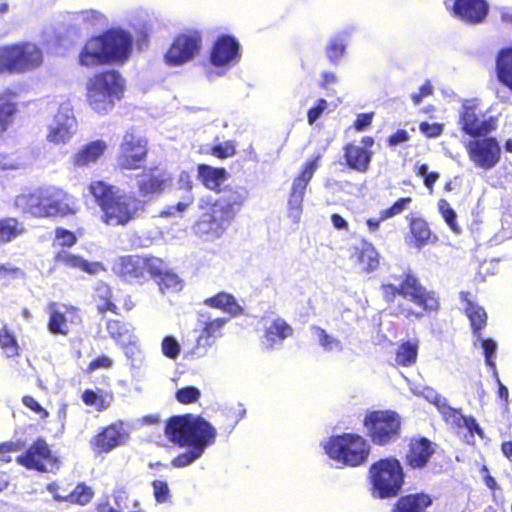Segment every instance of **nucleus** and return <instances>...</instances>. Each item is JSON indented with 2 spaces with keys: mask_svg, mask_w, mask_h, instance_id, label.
I'll return each instance as SVG.
<instances>
[{
  "mask_svg": "<svg viewBox=\"0 0 512 512\" xmlns=\"http://www.w3.org/2000/svg\"><path fill=\"white\" fill-rule=\"evenodd\" d=\"M451 6L456 17L470 24L481 23L488 13L485 0H453Z\"/></svg>",
  "mask_w": 512,
  "mask_h": 512,
  "instance_id": "4be33fe9",
  "label": "nucleus"
},
{
  "mask_svg": "<svg viewBox=\"0 0 512 512\" xmlns=\"http://www.w3.org/2000/svg\"><path fill=\"white\" fill-rule=\"evenodd\" d=\"M151 277L157 278V284L162 293H175L182 289V282L178 275L167 271L164 264L162 271L157 275H152Z\"/></svg>",
  "mask_w": 512,
  "mask_h": 512,
  "instance_id": "a18cd8bd",
  "label": "nucleus"
},
{
  "mask_svg": "<svg viewBox=\"0 0 512 512\" xmlns=\"http://www.w3.org/2000/svg\"><path fill=\"white\" fill-rule=\"evenodd\" d=\"M372 152L354 144H348L345 148L347 165L358 172H366L369 168Z\"/></svg>",
  "mask_w": 512,
  "mask_h": 512,
  "instance_id": "cd10ccee",
  "label": "nucleus"
},
{
  "mask_svg": "<svg viewBox=\"0 0 512 512\" xmlns=\"http://www.w3.org/2000/svg\"><path fill=\"white\" fill-rule=\"evenodd\" d=\"M163 262L155 257L129 255L120 257L113 264V271L126 281H142L162 271Z\"/></svg>",
  "mask_w": 512,
  "mask_h": 512,
  "instance_id": "9b49d317",
  "label": "nucleus"
},
{
  "mask_svg": "<svg viewBox=\"0 0 512 512\" xmlns=\"http://www.w3.org/2000/svg\"><path fill=\"white\" fill-rule=\"evenodd\" d=\"M328 107V103L325 99H319L315 107L308 110L307 120L310 125L314 124L325 112Z\"/></svg>",
  "mask_w": 512,
  "mask_h": 512,
  "instance_id": "0e129e2a",
  "label": "nucleus"
},
{
  "mask_svg": "<svg viewBox=\"0 0 512 512\" xmlns=\"http://www.w3.org/2000/svg\"><path fill=\"white\" fill-rule=\"evenodd\" d=\"M114 506L108 507L106 512H146L140 507V501L130 499L128 492L118 488L113 492Z\"/></svg>",
  "mask_w": 512,
  "mask_h": 512,
  "instance_id": "ea45409f",
  "label": "nucleus"
},
{
  "mask_svg": "<svg viewBox=\"0 0 512 512\" xmlns=\"http://www.w3.org/2000/svg\"><path fill=\"white\" fill-rule=\"evenodd\" d=\"M192 199L189 198L187 201H180L176 205L168 206L166 209L161 211L160 215L162 217L175 216L176 213L182 214L187 208L191 205Z\"/></svg>",
  "mask_w": 512,
  "mask_h": 512,
  "instance_id": "338daca9",
  "label": "nucleus"
},
{
  "mask_svg": "<svg viewBox=\"0 0 512 512\" xmlns=\"http://www.w3.org/2000/svg\"><path fill=\"white\" fill-rule=\"evenodd\" d=\"M461 130L474 138L484 137L496 129V120L486 118L473 101H466L459 112Z\"/></svg>",
  "mask_w": 512,
  "mask_h": 512,
  "instance_id": "2eb2a0df",
  "label": "nucleus"
},
{
  "mask_svg": "<svg viewBox=\"0 0 512 512\" xmlns=\"http://www.w3.org/2000/svg\"><path fill=\"white\" fill-rule=\"evenodd\" d=\"M362 272L370 273L375 271L379 266V254L375 247L367 242L361 241L353 247L351 255Z\"/></svg>",
  "mask_w": 512,
  "mask_h": 512,
  "instance_id": "a878e982",
  "label": "nucleus"
},
{
  "mask_svg": "<svg viewBox=\"0 0 512 512\" xmlns=\"http://www.w3.org/2000/svg\"><path fill=\"white\" fill-rule=\"evenodd\" d=\"M226 323V318H216L206 322L197 338V347H211L215 343L216 339L221 336V330Z\"/></svg>",
  "mask_w": 512,
  "mask_h": 512,
  "instance_id": "f704fd0d",
  "label": "nucleus"
},
{
  "mask_svg": "<svg viewBox=\"0 0 512 512\" xmlns=\"http://www.w3.org/2000/svg\"><path fill=\"white\" fill-rule=\"evenodd\" d=\"M47 490L53 494L54 499L57 501H66L80 505H86L93 497L92 489L85 485H78L71 493L67 495H61L60 493H57L56 484H49L47 486Z\"/></svg>",
  "mask_w": 512,
  "mask_h": 512,
  "instance_id": "2f4dec72",
  "label": "nucleus"
},
{
  "mask_svg": "<svg viewBox=\"0 0 512 512\" xmlns=\"http://www.w3.org/2000/svg\"><path fill=\"white\" fill-rule=\"evenodd\" d=\"M16 461L27 469L40 472H54L59 467L57 458L52 455L47 442L43 439L36 440L24 454L17 457Z\"/></svg>",
  "mask_w": 512,
  "mask_h": 512,
  "instance_id": "f3484780",
  "label": "nucleus"
},
{
  "mask_svg": "<svg viewBox=\"0 0 512 512\" xmlns=\"http://www.w3.org/2000/svg\"><path fill=\"white\" fill-rule=\"evenodd\" d=\"M22 275L23 272L19 268L7 264H0V283L6 284L12 279Z\"/></svg>",
  "mask_w": 512,
  "mask_h": 512,
  "instance_id": "e2e57ef3",
  "label": "nucleus"
},
{
  "mask_svg": "<svg viewBox=\"0 0 512 512\" xmlns=\"http://www.w3.org/2000/svg\"><path fill=\"white\" fill-rule=\"evenodd\" d=\"M411 201L412 199L409 197L399 199L390 208L381 212V219L386 220L402 213L406 209L407 205L411 203Z\"/></svg>",
  "mask_w": 512,
  "mask_h": 512,
  "instance_id": "13d9d810",
  "label": "nucleus"
},
{
  "mask_svg": "<svg viewBox=\"0 0 512 512\" xmlns=\"http://www.w3.org/2000/svg\"><path fill=\"white\" fill-rule=\"evenodd\" d=\"M170 175L163 170L154 169L138 177L137 186L143 197H154L164 190Z\"/></svg>",
  "mask_w": 512,
  "mask_h": 512,
  "instance_id": "393cba45",
  "label": "nucleus"
},
{
  "mask_svg": "<svg viewBox=\"0 0 512 512\" xmlns=\"http://www.w3.org/2000/svg\"><path fill=\"white\" fill-rule=\"evenodd\" d=\"M161 351L164 356L174 360L179 356L181 352V346L175 337L166 336L162 340Z\"/></svg>",
  "mask_w": 512,
  "mask_h": 512,
  "instance_id": "864d4df0",
  "label": "nucleus"
},
{
  "mask_svg": "<svg viewBox=\"0 0 512 512\" xmlns=\"http://www.w3.org/2000/svg\"><path fill=\"white\" fill-rule=\"evenodd\" d=\"M432 503L426 494H414L402 497L395 508V512H423Z\"/></svg>",
  "mask_w": 512,
  "mask_h": 512,
  "instance_id": "a19ab883",
  "label": "nucleus"
},
{
  "mask_svg": "<svg viewBox=\"0 0 512 512\" xmlns=\"http://www.w3.org/2000/svg\"><path fill=\"white\" fill-rule=\"evenodd\" d=\"M239 43L234 37L224 35L218 38L211 52V63L215 66H229L240 59Z\"/></svg>",
  "mask_w": 512,
  "mask_h": 512,
  "instance_id": "aec40b11",
  "label": "nucleus"
},
{
  "mask_svg": "<svg viewBox=\"0 0 512 512\" xmlns=\"http://www.w3.org/2000/svg\"><path fill=\"white\" fill-rule=\"evenodd\" d=\"M420 131L427 137H438L443 131V126L438 123L422 122L419 126Z\"/></svg>",
  "mask_w": 512,
  "mask_h": 512,
  "instance_id": "774afa93",
  "label": "nucleus"
},
{
  "mask_svg": "<svg viewBox=\"0 0 512 512\" xmlns=\"http://www.w3.org/2000/svg\"><path fill=\"white\" fill-rule=\"evenodd\" d=\"M235 154V147L231 142L216 145L212 148V155L225 159Z\"/></svg>",
  "mask_w": 512,
  "mask_h": 512,
  "instance_id": "69168bd1",
  "label": "nucleus"
},
{
  "mask_svg": "<svg viewBox=\"0 0 512 512\" xmlns=\"http://www.w3.org/2000/svg\"><path fill=\"white\" fill-rule=\"evenodd\" d=\"M469 294L465 292L460 293L462 301L466 302V315L470 319L473 332L476 335L480 334V330L485 327L487 321V314L485 310L473 303L468 298Z\"/></svg>",
  "mask_w": 512,
  "mask_h": 512,
  "instance_id": "58836bf2",
  "label": "nucleus"
},
{
  "mask_svg": "<svg viewBox=\"0 0 512 512\" xmlns=\"http://www.w3.org/2000/svg\"><path fill=\"white\" fill-rule=\"evenodd\" d=\"M415 394L424 397L429 402L435 404L439 409L446 404V400L430 387H424L421 391H415Z\"/></svg>",
  "mask_w": 512,
  "mask_h": 512,
  "instance_id": "680f3d73",
  "label": "nucleus"
},
{
  "mask_svg": "<svg viewBox=\"0 0 512 512\" xmlns=\"http://www.w3.org/2000/svg\"><path fill=\"white\" fill-rule=\"evenodd\" d=\"M345 52V39L342 36L331 38L326 47L328 59L336 64Z\"/></svg>",
  "mask_w": 512,
  "mask_h": 512,
  "instance_id": "09e8293b",
  "label": "nucleus"
},
{
  "mask_svg": "<svg viewBox=\"0 0 512 512\" xmlns=\"http://www.w3.org/2000/svg\"><path fill=\"white\" fill-rule=\"evenodd\" d=\"M155 500L158 503H165L170 499V489L167 482L155 480L152 483Z\"/></svg>",
  "mask_w": 512,
  "mask_h": 512,
  "instance_id": "bf43d9fd",
  "label": "nucleus"
},
{
  "mask_svg": "<svg viewBox=\"0 0 512 512\" xmlns=\"http://www.w3.org/2000/svg\"><path fill=\"white\" fill-rule=\"evenodd\" d=\"M147 142L132 132L123 136L117 157V163L122 169H137L145 161L147 155Z\"/></svg>",
  "mask_w": 512,
  "mask_h": 512,
  "instance_id": "a211bd4d",
  "label": "nucleus"
},
{
  "mask_svg": "<svg viewBox=\"0 0 512 512\" xmlns=\"http://www.w3.org/2000/svg\"><path fill=\"white\" fill-rule=\"evenodd\" d=\"M108 144L98 139L81 146L71 157V163L77 168L95 164L106 152Z\"/></svg>",
  "mask_w": 512,
  "mask_h": 512,
  "instance_id": "5701e85b",
  "label": "nucleus"
},
{
  "mask_svg": "<svg viewBox=\"0 0 512 512\" xmlns=\"http://www.w3.org/2000/svg\"><path fill=\"white\" fill-rule=\"evenodd\" d=\"M56 261L69 268L80 269L89 274H97L103 271L104 268L99 262H88L80 256L71 254L66 251L59 252L56 256Z\"/></svg>",
  "mask_w": 512,
  "mask_h": 512,
  "instance_id": "c756f323",
  "label": "nucleus"
},
{
  "mask_svg": "<svg viewBox=\"0 0 512 512\" xmlns=\"http://www.w3.org/2000/svg\"><path fill=\"white\" fill-rule=\"evenodd\" d=\"M0 346L7 357H13L18 354L16 339L6 327L0 331Z\"/></svg>",
  "mask_w": 512,
  "mask_h": 512,
  "instance_id": "8fccbe9b",
  "label": "nucleus"
},
{
  "mask_svg": "<svg viewBox=\"0 0 512 512\" xmlns=\"http://www.w3.org/2000/svg\"><path fill=\"white\" fill-rule=\"evenodd\" d=\"M311 331L315 339L318 341L319 345L326 352H341L343 350V345L341 341L330 335L321 327L312 326Z\"/></svg>",
  "mask_w": 512,
  "mask_h": 512,
  "instance_id": "49530a36",
  "label": "nucleus"
},
{
  "mask_svg": "<svg viewBox=\"0 0 512 512\" xmlns=\"http://www.w3.org/2000/svg\"><path fill=\"white\" fill-rule=\"evenodd\" d=\"M440 410L448 423L461 427V424L466 422V416L462 415L459 411L448 407L446 404Z\"/></svg>",
  "mask_w": 512,
  "mask_h": 512,
  "instance_id": "052dcab7",
  "label": "nucleus"
},
{
  "mask_svg": "<svg viewBox=\"0 0 512 512\" xmlns=\"http://www.w3.org/2000/svg\"><path fill=\"white\" fill-rule=\"evenodd\" d=\"M201 393L200 390L193 386L181 388L176 392V399L182 404H189L196 402Z\"/></svg>",
  "mask_w": 512,
  "mask_h": 512,
  "instance_id": "6e6d98bb",
  "label": "nucleus"
},
{
  "mask_svg": "<svg viewBox=\"0 0 512 512\" xmlns=\"http://www.w3.org/2000/svg\"><path fill=\"white\" fill-rule=\"evenodd\" d=\"M15 97L16 95L12 91H5L0 94V134L8 129L13 116L17 112Z\"/></svg>",
  "mask_w": 512,
  "mask_h": 512,
  "instance_id": "e433bc0d",
  "label": "nucleus"
},
{
  "mask_svg": "<svg viewBox=\"0 0 512 512\" xmlns=\"http://www.w3.org/2000/svg\"><path fill=\"white\" fill-rule=\"evenodd\" d=\"M396 282L382 285L383 294L388 301H393L396 295H401L422 306L426 311L438 309L439 303L434 293L423 288L414 276L405 275L403 280L396 279Z\"/></svg>",
  "mask_w": 512,
  "mask_h": 512,
  "instance_id": "9d476101",
  "label": "nucleus"
},
{
  "mask_svg": "<svg viewBox=\"0 0 512 512\" xmlns=\"http://www.w3.org/2000/svg\"><path fill=\"white\" fill-rule=\"evenodd\" d=\"M302 197L290 195L288 200V217L294 222L298 223L302 215Z\"/></svg>",
  "mask_w": 512,
  "mask_h": 512,
  "instance_id": "4d7b16f0",
  "label": "nucleus"
},
{
  "mask_svg": "<svg viewBox=\"0 0 512 512\" xmlns=\"http://www.w3.org/2000/svg\"><path fill=\"white\" fill-rule=\"evenodd\" d=\"M24 232V227L14 218L0 220V244L15 239Z\"/></svg>",
  "mask_w": 512,
  "mask_h": 512,
  "instance_id": "de8ad7c7",
  "label": "nucleus"
},
{
  "mask_svg": "<svg viewBox=\"0 0 512 512\" xmlns=\"http://www.w3.org/2000/svg\"><path fill=\"white\" fill-rule=\"evenodd\" d=\"M438 208L439 212L441 213L442 217L444 218L445 222L449 225L451 230L455 233H459L460 228L456 223L457 216L453 208L450 206V204L446 200L441 199L438 202Z\"/></svg>",
  "mask_w": 512,
  "mask_h": 512,
  "instance_id": "603ef678",
  "label": "nucleus"
},
{
  "mask_svg": "<svg viewBox=\"0 0 512 512\" xmlns=\"http://www.w3.org/2000/svg\"><path fill=\"white\" fill-rule=\"evenodd\" d=\"M14 203L23 213L38 218L65 217L79 211L78 202L73 196L53 187L22 193Z\"/></svg>",
  "mask_w": 512,
  "mask_h": 512,
  "instance_id": "7ed1b4c3",
  "label": "nucleus"
},
{
  "mask_svg": "<svg viewBox=\"0 0 512 512\" xmlns=\"http://www.w3.org/2000/svg\"><path fill=\"white\" fill-rule=\"evenodd\" d=\"M145 204L133 193H126L119 189L112 199L103 205L102 221L109 226L126 225L140 216Z\"/></svg>",
  "mask_w": 512,
  "mask_h": 512,
  "instance_id": "1a4fd4ad",
  "label": "nucleus"
},
{
  "mask_svg": "<svg viewBox=\"0 0 512 512\" xmlns=\"http://www.w3.org/2000/svg\"><path fill=\"white\" fill-rule=\"evenodd\" d=\"M127 434L122 423H114L103 429L91 440V445L96 453H108L125 443Z\"/></svg>",
  "mask_w": 512,
  "mask_h": 512,
  "instance_id": "412c9836",
  "label": "nucleus"
},
{
  "mask_svg": "<svg viewBox=\"0 0 512 512\" xmlns=\"http://www.w3.org/2000/svg\"><path fill=\"white\" fill-rule=\"evenodd\" d=\"M322 447L329 458L350 467H357L366 462L370 453V444L357 434H343L330 437L322 442Z\"/></svg>",
  "mask_w": 512,
  "mask_h": 512,
  "instance_id": "423d86ee",
  "label": "nucleus"
},
{
  "mask_svg": "<svg viewBox=\"0 0 512 512\" xmlns=\"http://www.w3.org/2000/svg\"><path fill=\"white\" fill-rule=\"evenodd\" d=\"M204 304L212 308L221 309L233 317L243 313V309L237 303L235 297L226 292H220L216 296L207 298Z\"/></svg>",
  "mask_w": 512,
  "mask_h": 512,
  "instance_id": "c9c22d12",
  "label": "nucleus"
},
{
  "mask_svg": "<svg viewBox=\"0 0 512 512\" xmlns=\"http://www.w3.org/2000/svg\"><path fill=\"white\" fill-rule=\"evenodd\" d=\"M107 331L109 335L121 345L135 344L138 340L133 327L130 324L118 320L107 322Z\"/></svg>",
  "mask_w": 512,
  "mask_h": 512,
  "instance_id": "72a5a7b5",
  "label": "nucleus"
},
{
  "mask_svg": "<svg viewBox=\"0 0 512 512\" xmlns=\"http://www.w3.org/2000/svg\"><path fill=\"white\" fill-rule=\"evenodd\" d=\"M247 198L248 191L241 186H229L216 198L211 196L200 198L198 208L201 215L194 225L195 232L205 240L220 238Z\"/></svg>",
  "mask_w": 512,
  "mask_h": 512,
  "instance_id": "f257e3e1",
  "label": "nucleus"
},
{
  "mask_svg": "<svg viewBox=\"0 0 512 512\" xmlns=\"http://www.w3.org/2000/svg\"><path fill=\"white\" fill-rule=\"evenodd\" d=\"M373 494L380 498L397 495L404 483L401 463L395 458L381 459L370 468Z\"/></svg>",
  "mask_w": 512,
  "mask_h": 512,
  "instance_id": "6e6552de",
  "label": "nucleus"
},
{
  "mask_svg": "<svg viewBox=\"0 0 512 512\" xmlns=\"http://www.w3.org/2000/svg\"><path fill=\"white\" fill-rule=\"evenodd\" d=\"M77 120L68 105H62L48 125L46 139L52 144H67L76 134Z\"/></svg>",
  "mask_w": 512,
  "mask_h": 512,
  "instance_id": "dca6fc26",
  "label": "nucleus"
},
{
  "mask_svg": "<svg viewBox=\"0 0 512 512\" xmlns=\"http://www.w3.org/2000/svg\"><path fill=\"white\" fill-rule=\"evenodd\" d=\"M87 101L93 111H111L124 92V79L116 70H107L89 78L86 83Z\"/></svg>",
  "mask_w": 512,
  "mask_h": 512,
  "instance_id": "39448f33",
  "label": "nucleus"
},
{
  "mask_svg": "<svg viewBox=\"0 0 512 512\" xmlns=\"http://www.w3.org/2000/svg\"><path fill=\"white\" fill-rule=\"evenodd\" d=\"M202 46V36L198 30L191 29L179 34L164 56L165 63L169 66H181L199 53Z\"/></svg>",
  "mask_w": 512,
  "mask_h": 512,
  "instance_id": "ddd939ff",
  "label": "nucleus"
},
{
  "mask_svg": "<svg viewBox=\"0 0 512 512\" xmlns=\"http://www.w3.org/2000/svg\"><path fill=\"white\" fill-rule=\"evenodd\" d=\"M89 192L94 197L96 203L100 206L101 210L106 202H109L114 194L119 191L115 186H109L103 181H93L90 183Z\"/></svg>",
  "mask_w": 512,
  "mask_h": 512,
  "instance_id": "c03bdc74",
  "label": "nucleus"
},
{
  "mask_svg": "<svg viewBox=\"0 0 512 512\" xmlns=\"http://www.w3.org/2000/svg\"><path fill=\"white\" fill-rule=\"evenodd\" d=\"M133 37L122 29H111L89 39L78 55L81 66L93 68L105 64L124 63L132 52Z\"/></svg>",
  "mask_w": 512,
  "mask_h": 512,
  "instance_id": "f03ea898",
  "label": "nucleus"
},
{
  "mask_svg": "<svg viewBox=\"0 0 512 512\" xmlns=\"http://www.w3.org/2000/svg\"><path fill=\"white\" fill-rule=\"evenodd\" d=\"M433 453L434 448L429 440L420 439L413 441L406 457L407 463L414 469L423 468Z\"/></svg>",
  "mask_w": 512,
  "mask_h": 512,
  "instance_id": "bb28decb",
  "label": "nucleus"
},
{
  "mask_svg": "<svg viewBox=\"0 0 512 512\" xmlns=\"http://www.w3.org/2000/svg\"><path fill=\"white\" fill-rule=\"evenodd\" d=\"M497 79L512 91V48L499 51L496 58Z\"/></svg>",
  "mask_w": 512,
  "mask_h": 512,
  "instance_id": "7c9ffc66",
  "label": "nucleus"
},
{
  "mask_svg": "<svg viewBox=\"0 0 512 512\" xmlns=\"http://www.w3.org/2000/svg\"><path fill=\"white\" fill-rule=\"evenodd\" d=\"M431 231L425 220L420 218L412 219L410 222V235L406 237V242L417 249L424 247L430 240Z\"/></svg>",
  "mask_w": 512,
  "mask_h": 512,
  "instance_id": "473e14b6",
  "label": "nucleus"
},
{
  "mask_svg": "<svg viewBox=\"0 0 512 512\" xmlns=\"http://www.w3.org/2000/svg\"><path fill=\"white\" fill-rule=\"evenodd\" d=\"M465 149L471 163L485 171L494 168L501 158V147L494 137L469 140Z\"/></svg>",
  "mask_w": 512,
  "mask_h": 512,
  "instance_id": "4468645a",
  "label": "nucleus"
},
{
  "mask_svg": "<svg viewBox=\"0 0 512 512\" xmlns=\"http://www.w3.org/2000/svg\"><path fill=\"white\" fill-rule=\"evenodd\" d=\"M48 330L52 334L68 335L71 326L80 321L78 311L73 306L52 302L48 305Z\"/></svg>",
  "mask_w": 512,
  "mask_h": 512,
  "instance_id": "6ab92c4d",
  "label": "nucleus"
},
{
  "mask_svg": "<svg viewBox=\"0 0 512 512\" xmlns=\"http://www.w3.org/2000/svg\"><path fill=\"white\" fill-rule=\"evenodd\" d=\"M418 341H406L399 345L395 353V364L409 367L416 363L418 356Z\"/></svg>",
  "mask_w": 512,
  "mask_h": 512,
  "instance_id": "79ce46f5",
  "label": "nucleus"
},
{
  "mask_svg": "<svg viewBox=\"0 0 512 512\" xmlns=\"http://www.w3.org/2000/svg\"><path fill=\"white\" fill-rule=\"evenodd\" d=\"M293 328L283 318L275 317L265 324L263 343L270 349L281 347L293 335Z\"/></svg>",
  "mask_w": 512,
  "mask_h": 512,
  "instance_id": "b1692460",
  "label": "nucleus"
},
{
  "mask_svg": "<svg viewBox=\"0 0 512 512\" xmlns=\"http://www.w3.org/2000/svg\"><path fill=\"white\" fill-rule=\"evenodd\" d=\"M198 178L209 190L216 191L228 179V172L224 168H215L206 164L197 167Z\"/></svg>",
  "mask_w": 512,
  "mask_h": 512,
  "instance_id": "c85d7f7f",
  "label": "nucleus"
},
{
  "mask_svg": "<svg viewBox=\"0 0 512 512\" xmlns=\"http://www.w3.org/2000/svg\"><path fill=\"white\" fill-rule=\"evenodd\" d=\"M477 341L481 342V346L484 351L486 364L495 370L494 355L497 349V344L492 339H483L481 334L476 335Z\"/></svg>",
  "mask_w": 512,
  "mask_h": 512,
  "instance_id": "5fc2aeb1",
  "label": "nucleus"
},
{
  "mask_svg": "<svg viewBox=\"0 0 512 512\" xmlns=\"http://www.w3.org/2000/svg\"><path fill=\"white\" fill-rule=\"evenodd\" d=\"M320 155L312 161L307 162L301 174L296 177L292 184L290 195L304 198L306 187L319 167Z\"/></svg>",
  "mask_w": 512,
  "mask_h": 512,
  "instance_id": "4c0bfd02",
  "label": "nucleus"
},
{
  "mask_svg": "<svg viewBox=\"0 0 512 512\" xmlns=\"http://www.w3.org/2000/svg\"><path fill=\"white\" fill-rule=\"evenodd\" d=\"M82 400L87 406H93L97 411H103L110 407L113 401V395L100 389L85 390L82 394Z\"/></svg>",
  "mask_w": 512,
  "mask_h": 512,
  "instance_id": "37998d69",
  "label": "nucleus"
},
{
  "mask_svg": "<svg viewBox=\"0 0 512 512\" xmlns=\"http://www.w3.org/2000/svg\"><path fill=\"white\" fill-rule=\"evenodd\" d=\"M165 434L173 443L200 448L203 452L216 439V429L202 417L192 414L171 418Z\"/></svg>",
  "mask_w": 512,
  "mask_h": 512,
  "instance_id": "20e7f679",
  "label": "nucleus"
},
{
  "mask_svg": "<svg viewBox=\"0 0 512 512\" xmlns=\"http://www.w3.org/2000/svg\"><path fill=\"white\" fill-rule=\"evenodd\" d=\"M43 63L42 50L32 42L0 46V74H24Z\"/></svg>",
  "mask_w": 512,
  "mask_h": 512,
  "instance_id": "0eeeda50",
  "label": "nucleus"
},
{
  "mask_svg": "<svg viewBox=\"0 0 512 512\" xmlns=\"http://www.w3.org/2000/svg\"><path fill=\"white\" fill-rule=\"evenodd\" d=\"M200 448L191 447L190 450L178 455L171 462L173 467L182 468L191 465L194 461L203 455Z\"/></svg>",
  "mask_w": 512,
  "mask_h": 512,
  "instance_id": "3c124183",
  "label": "nucleus"
},
{
  "mask_svg": "<svg viewBox=\"0 0 512 512\" xmlns=\"http://www.w3.org/2000/svg\"><path fill=\"white\" fill-rule=\"evenodd\" d=\"M364 426L375 444L386 445L398 438L401 421L393 411H373L366 415Z\"/></svg>",
  "mask_w": 512,
  "mask_h": 512,
  "instance_id": "f8f14e48",
  "label": "nucleus"
}]
</instances>
